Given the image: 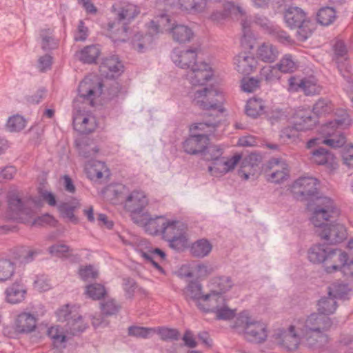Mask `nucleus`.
I'll use <instances>...</instances> for the list:
<instances>
[{"label": "nucleus", "instance_id": "obj_1", "mask_svg": "<svg viewBox=\"0 0 353 353\" xmlns=\"http://www.w3.org/2000/svg\"><path fill=\"white\" fill-rule=\"evenodd\" d=\"M337 214L338 210L330 198L327 196L316 198V207L313 211L311 221L316 228H319L316 232L321 238L330 244L341 243L347 237L346 229L343 225L340 223L328 225L325 223Z\"/></svg>", "mask_w": 353, "mask_h": 353}, {"label": "nucleus", "instance_id": "obj_2", "mask_svg": "<svg viewBox=\"0 0 353 353\" xmlns=\"http://www.w3.org/2000/svg\"><path fill=\"white\" fill-rule=\"evenodd\" d=\"M171 58L176 66L188 70L186 79L192 85H203L212 76V72L208 63L196 61V48L183 51L174 49L172 52Z\"/></svg>", "mask_w": 353, "mask_h": 353}, {"label": "nucleus", "instance_id": "obj_3", "mask_svg": "<svg viewBox=\"0 0 353 353\" xmlns=\"http://www.w3.org/2000/svg\"><path fill=\"white\" fill-rule=\"evenodd\" d=\"M284 19L291 29L297 28L296 37L299 41H306L315 29L314 23L307 16L306 12L299 7L290 6L284 12Z\"/></svg>", "mask_w": 353, "mask_h": 353}, {"label": "nucleus", "instance_id": "obj_4", "mask_svg": "<svg viewBox=\"0 0 353 353\" xmlns=\"http://www.w3.org/2000/svg\"><path fill=\"white\" fill-rule=\"evenodd\" d=\"M341 114L339 118L330 121L321 127V130L324 134L327 137L321 142L332 148H341L346 143L345 135L339 132L337 129H343L349 126L351 123V119L348 113L345 110H341Z\"/></svg>", "mask_w": 353, "mask_h": 353}, {"label": "nucleus", "instance_id": "obj_5", "mask_svg": "<svg viewBox=\"0 0 353 353\" xmlns=\"http://www.w3.org/2000/svg\"><path fill=\"white\" fill-rule=\"evenodd\" d=\"M195 105L204 110L212 111L210 116L218 117L223 113V96L221 92L213 88H205L195 92L192 101Z\"/></svg>", "mask_w": 353, "mask_h": 353}, {"label": "nucleus", "instance_id": "obj_6", "mask_svg": "<svg viewBox=\"0 0 353 353\" xmlns=\"http://www.w3.org/2000/svg\"><path fill=\"white\" fill-rule=\"evenodd\" d=\"M235 325L243 328L244 337L250 342L262 343L268 337L266 325L261 321H254L245 311L239 314Z\"/></svg>", "mask_w": 353, "mask_h": 353}, {"label": "nucleus", "instance_id": "obj_7", "mask_svg": "<svg viewBox=\"0 0 353 353\" xmlns=\"http://www.w3.org/2000/svg\"><path fill=\"white\" fill-rule=\"evenodd\" d=\"M162 238L169 243L171 248L177 251L182 250L187 245L185 228L179 221L167 220Z\"/></svg>", "mask_w": 353, "mask_h": 353}, {"label": "nucleus", "instance_id": "obj_8", "mask_svg": "<svg viewBox=\"0 0 353 353\" xmlns=\"http://www.w3.org/2000/svg\"><path fill=\"white\" fill-rule=\"evenodd\" d=\"M317 122L316 117L310 110H299L294 115L293 127L285 128L282 136L291 139L296 136V132L312 130Z\"/></svg>", "mask_w": 353, "mask_h": 353}, {"label": "nucleus", "instance_id": "obj_9", "mask_svg": "<svg viewBox=\"0 0 353 353\" xmlns=\"http://www.w3.org/2000/svg\"><path fill=\"white\" fill-rule=\"evenodd\" d=\"M37 327V318L29 312H22L17 316L12 327H5L3 332L10 338L32 333Z\"/></svg>", "mask_w": 353, "mask_h": 353}, {"label": "nucleus", "instance_id": "obj_10", "mask_svg": "<svg viewBox=\"0 0 353 353\" xmlns=\"http://www.w3.org/2000/svg\"><path fill=\"white\" fill-rule=\"evenodd\" d=\"M332 325V321L329 316L319 313H312L305 319L299 320L297 330L299 332H321L329 330Z\"/></svg>", "mask_w": 353, "mask_h": 353}, {"label": "nucleus", "instance_id": "obj_11", "mask_svg": "<svg viewBox=\"0 0 353 353\" xmlns=\"http://www.w3.org/2000/svg\"><path fill=\"white\" fill-rule=\"evenodd\" d=\"M103 86V83L98 76H87L79 85L78 92L79 97L83 99H87L93 105L94 99L102 94Z\"/></svg>", "mask_w": 353, "mask_h": 353}, {"label": "nucleus", "instance_id": "obj_12", "mask_svg": "<svg viewBox=\"0 0 353 353\" xmlns=\"http://www.w3.org/2000/svg\"><path fill=\"white\" fill-rule=\"evenodd\" d=\"M210 151H215L216 154L208 160L212 161V165L209 167V170L212 173L225 174L232 170L241 159L240 155H234L230 159L222 157L223 150L217 146H213Z\"/></svg>", "mask_w": 353, "mask_h": 353}, {"label": "nucleus", "instance_id": "obj_13", "mask_svg": "<svg viewBox=\"0 0 353 353\" xmlns=\"http://www.w3.org/2000/svg\"><path fill=\"white\" fill-rule=\"evenodd\" d=\"M340 250L325 244L315 245L309 250L308 259L313 263H321L329 261L336 262V257Z\"/></svg>", "mask_w": 353, "mask_h": 353}, {"label": "nucleus", "instance_id": "obj_14", "mask_svg": "<svg viewBox=\"0 0 353 353\" xmlns=\"http://www.w3.org/2000/svg\"><path fill=\"white\" fill-rule=\"evenodd\" d=\"M280 345L288 352L296 350L301 343V336L296 330V326L291 325L288 330H279L276 334Z\"/></svg>", "mask_w": 353, "mask_h": 353}, {"label": "nucleus", "instance_id": "obj_15", "mask_svg": "<svg viewBox=\"0 0 353 353\" xmlns=\"http://www.w3.org/2000/svg\"><path fill=\"white\" fill-rule=\"evenodd\" d=\"M202 286L201 284L195 281H190L186 288L183 290V294L187 301L194 300L198 301L202 299L203 301H208L209 302H221L225 301L224 298L221 296H218L215 294H209L203 296L202 295Z\"/></svg>", "mask_w": 353, "mask_h": 353}, {"label": "nucleus", "instance_id": "obj_16", "mask_svg": "<svg viewBox=\"0 0 353 353\" xmlns=\"http://www.w3.org/2000/svg\"><path fill=\"white\" fill-rule=\"evenodd\" d=\"M148 200L142 191H132L125 199L124 208L130 212L131 216L135 217V214L141 213L148 205Z\"/></svg>", "mask_w": 353, "mask_h": 353}, {"label": "nucleus", "instance_id": "obj_17", "mask_svg": "<svg viewBox=\"0 0 353 353\" xmlns=\"http://www.w3.org/2000/svg\"><path fill=\"white\" fill-rule=\"evenodd\" d=\"M268 167L272 170L269 181L272 183H281L290 176L289 166L284 159L272 158L268 161Z\"/></svg>", "mask_w": 353, "mask_h": 353}, {"label": "nucleus", "instance_id": "obj_18", "mask_svg": "<svg viewBox=\"0 0 353 353\" xmlns=\"http://www.w3.org/2000/svg\"><path fill=\"white\" fill-rule=\"evenodd\" d=\"M318 181L313 177L303 176L296 180L292 185L294 193L308 199L317 194Z\"/></svg>", "mask_w": 353, "mask_h": 353}, {"label": "nucleus", "instance_id": "obj_19", "mask_svg": "<svg viewBox=\"0 0 353 353\" xmlns=\"http://www.w3.org/2000/svg\"><path fill=\"white\" fill-rule=\"evenodd\" d=\"M8 217L10 219L18 220L22 215H29L31 209L26 207L25 202L15 193H10L8 196Z\"/></svg>", "mask_w": 353, "mask_h": 353}, {"label": "nucleus", "instance_id": "obj_20", "mask_svg": "<svg viewBox=\"0 0 353 353\" xmlns=\"http://www.w3.org/2000/svg\"><path fill=\"white\" fill-rule=\"evenodd\" d=\"M209 141L208 135L206 134H194L185 140L183 143V148L190 154L201 153L207 148Z\"/></svg>", "mask_w": 353, "mask_h": 353}, {"label": "nucleus", "instance_id": "obj_21", "mask_svg": "<svg viewBox=\"0 0 353 353\" xmlns=\"http://www.w3.org/2000/svg\"><path fill=\"white\" fill-rule=\"evenodd\" d=\"M338 270H340L347 277L353 275V260L348 262L347 254L341 250L339 251L336 257V262L325 267V271L329 274Z\"/></svg>", "mask_w": 353, "mask_h": 353}, {"label": "nucleus", "instance_id": "obj_22", "mask_svg": "<svg viewBox=\"0 0 353 353\" xmlns=\"http://www.w3.org/2000/svg\"><path fill=\"white\" fill-rule=\"evenodd\" d=\"M132 220L135 223L143 225L147 233L153 236H162L168 219L163 216H157L145 219V221L143 219L138 220L136 217H132Z\"/></svg>", "mask_w": 353, "mask_h": 353}, {"label": "nucleus", "instance_id": "obj_23", "mask_svg": "<svg viewBox=\"0 0 353 353\" xmlns=\"http://www.w3.org/2000/svg\"><path fill=\"white\" fill-rule=\"evenodd\" d=\"M304 345L312 350H319L327 344L329 339L325 332H300Z\"/></svg>", "mask_w": 353, "mask_h": 353}, {"label": "nucleus", "instance_id": "obj_24", "mask_svg": "<svg viewBox=\"0 0 353 353\" xmlns=\"http://www.w3.org/2000/svg\"><path fill=\"white\" fill-rule=\"evenodd\" d=\"M27 294V289L21 281H16L9 285L5 291L6 300L11 304L22 302Z\"/></svg>", "mask_w": 353, "mask_h": 353}, {"label": "nucleus", "instance_id": "obj_25", "mask_svg": "<svg viewBox=\"0 0 353 353\" xmlns=\"http://www.w3.org/2000/svg\"><path fill=\"white\" fill-rule=\"evenodd\" d=\"M234 64L239 73L248 74L256 68L257 61L252 54L243 52L234 57Z\"/></svg>", "mask_w": 353, "mask_h": 353}, {"label": "nucleus", "instance_id": "obj_26", "mask_svg": "<svg viewBox=\"0 0 353 353\" xmlns=\"http://www.w3.org/2000/svg\"><path fill=\"white\" fill-rule=\"evenodd\" d=\"M100 72L108 78L119 76L123 72V65L114 56L105 58L100 65Z\"/></svg>", "mask_w": 353, "mask_h": 353}, {"label": "nucleus", "instance_id": "obj_27", "mask_svg": "<svg viewBox=\"0 0 353 353\" xmlns=\"http://www.w3.org/2000/svg\"><path fill=\"white\" fill-rule=\"evenodd\" d=\"M73 125L81 134H89L96 128L95 119L93 117L79 114L73 117Z\"/></svg>", "mask_w": 353, "mask_h": 353}, {"label": "nucleus", "instance_id": "obj_28", "mask_svg": "<svg viewBox=\"0 0 353 353\" xmlns=\"http://www.w3.org/2000/svg\"><path fill=\"white\" fill-rule=\"evenodd\" d=\"M175 42L185 43L192 40L194 32L190 28L185 25L176 24L170 31Z\"/></svg>", "mask_w": 353, "mask_h": 353}, {"label": "nucleus", "instance_id": "obj_29", "mask_svg": "<svg viewBox=\"0 0 353 353\" xmlns=\"http://www.w3.org/2000/svg\"><path fill=\"white\" fill-rule=\"evenodd\" d=\"M180 10L188 14H199L205 11L207 0H178Z\"/></svg>", "mask_w": 353, "mask_h": 353}, {"label": "nucleus", "instance_id": "obj_30", "mask_svg": "<svg viewBox=\"0 0 353 353\" xmlns=\"http://www.w3.org/2000/svg\"><path fill=\"white\" fill-rule=\"evenodd\" d=\"M212 250V245L206 239H199L192 243L190 247L191 255L199 259H202L209 255Z\"/></svg>", "mask_w": 353, "mask_h": 353}, {"label": "nucleus", "instance_id": "obj_31", "mask_svg": "<svg viewBox=\"0 0 353 353\" xmlns=\"http://www.w3.org/2000/svg\"><path fill=\"white\" fill-rule=\"evenodd\" d=\"M312 161L318 165H325L335 168V157L327 150L319 148L312 152Z\"/></svg>", "mask_w": 353, "mask_h": 353}, {"label": "nucleus", "instance_id": "obj_32", "mask_svg": "<svg viewBox=\"0 0 353 353\" xmlns=\"http://www.w3.org/2000/svg\"><path fill=\"white\" fill-rule=\"evenodd\" d=\"M85 170L91 180L101 179L103 173L108 170L104 162L95 160L89 161L85 165Z\"/></svg>", "mask_w": 353, "mask_h": 353}, {"label": "nucleus", "instance_id": "obj_33", "mask_svg": "<svg viewBox=\"0 0 353 353\" xmlns=\"http://www.w3.org/2000/svg\"><path fill=\"white\" fill-rule=\"evenodd\" d=\"M317 306L319 314L328 316L336 311L338 305L336 299L327 294V296L321 297L319 300Z\"/></svg>", "mask_w": 353, "mask_h": 353}, {"label": "nucleus", "instance_id": "obj_34", "mask_svg": "<svg viewBox=\"0 0 353 353\" xmlns=\"http://www.w3.org/2000/svg\"><path fill=\"white\" fill-rule=\"evenodd\" d=\"M87 327L88 323L84 322L82 316L78 313L65 324V330L73 336L84 332Z\"/></svg>", "mask_w": 353, "mask_h": 353}, {"label": "nucleus", "instance_id": "obj_35", "mask_svg": "<svg viewBox=\"0 0 353 353\" xmlns=\"http://www.w3.org/2000/svg\"><path fill=\"white\" fill-rule=\"evenodd\" d=\"M279 54L277 49L271 43H264L257 50V56L264 62H273Z\"/></svg>", "mask_w": 353, "mask_h": 353}, {"label": "nucleus", "instance_id": "obj_36", "mask_svg": "<svg viewBox=\"0 0 353 353\" xmlns=\"http://www.w3.org/2000/svg\"><path fill=\"white\" fill-rule=\"evenodd\" d=\"M100 50L95 45L88 46L78 53L79 59L84 63H93L99 56Z\"/></svg>", "mask_w": 353, "mask_h": 353}, {"label": "nucleus", "instance_id": "obj_37", "mask_svg": "<svg viewBox=\"0 0 353 353\" xmlns=\"http://www.w3.org/2000/svg\"><path fill=\"white\" fill-rule=\"evenodd\" d=\"M80 156L88 159L94 157L99 152V148L89 139H83L76 143Z\"/></svg>", "mask_w": 353, "mask_h": 353}, {"label": "nucleus", "instance_id": "obj_38", "mask_svg": "<svg viewBox=\"0 0 353 353\" xmlns=\"http://www.w3.org/2000/svg\"><path fill=\"white\" fill-rule=\"evenodd\" d=\"M336 19V12L332 7H323L321 8L316 14V20L322 26H329L334 22Z\"/></svg>", "mask_w": 353, "mask_h": 353}, {"label": "nucleus", "instance_id": "obj_39", "mask_svg": "<svg viewBox=\"0 0 353 353\" xmlns=\"http://www.w3.org/2000/svg\"><path fill=\"white\" fill-rule=\"evenodd\" d=\"M140 12L139 8L132 3L123 4L118 11V19L119 21H130L134 19Z\"/></svg>", "mask_w": 353, "mask_h": 353}, {"label": "nucleus", "instance_id": "obj_40", "mask_svg": "<svg viewBox=\"0 0 353 353\" xmlns=\"http://www.w3.org/2000/svg\"><path fill=\"white\" fill-rule=\"evenodd\" d=\"M327 289L329 296H332L336 299H345L350 291L348 284L340 282L333 283Z\"/></svg>", "mask_w": 353, "mask_h": 353}, {"label": "nucleus", "instance_id": "obj_41", "mask_svg": "<svg viewBox=\"0 0 353 353\" xmlns=\"http://www.w3.org/2000/svg\"><path fill=\"white\" fill-rule=\"evenodd\" d=\"M206 312H214L216 319L218 320H231L235 316V310H231L225 305L221 306L217 305L212 306L211 308L205 309Z\"/></svg>", "mask_w": 353, "mask_h": 353}, {"label": "nucleus", "instance_id": "obj_42", "mask_svg": "<svg viewBox=\"0 0 353 353\" xmlns=\"http://www.w3.org/2000/svg\"><path fill=\"white\" fill-rule=\"evenodd\" d=\"M263 108L264 105L261 99H251L246 103L245 114L252 118H256L263 113Z\"/></svg>", "mask_w": 353, "mask_h": 353}, {"label": "nucleus", "instance_id": "obj_43", "mask_svg": "<svg viewBox=\"0 0 353 353\" xmlns=\"http://www.w3.org/2000/svg\"><path fill=\"white\" fill-rule=\"evenodd\" d=\"M157 333L161 340L163 341H178L180 339V332L176 328H170L165 326L155 328Z\"/></svg>", "mask_w": 353, "mask_h": 353}, {"label": "nucleus", "instance_id": "obj_44", "mask_svg": "<svg viewBox=\"0 0 353 353\" xmlns=\"http://www.w3.org/2000/svg\"><path fill=\"white\" fill-rule=\"evenodd\" d=\"M334 109L333 104L331 101L327 99H319L313 105L312 114L321 116L330 113Z\"/></svg>", "mask_w": 353, "mask_h": 353}, {"label": "nucleus", "instance_id": "obj_45", "mask_svg": "<svg viewBox=\"0 0 353 353\" xmlns=\"http://www.w3.org/2000/svg\"><path fill=\"white\" fill-rule=\"evenodd\" d=\"M121 307V305L113 299L104 300L100 303L102 314L106 316L117 314Z\"/></svg>", "mask_w": 353, "mask_h": 353}, {"label": "nucleus", "instance_id": "obj_46", "mask_svg": "<svg viewBox=\"0 0 353 353\" xmlns=\"http://www.w3.org/2000/svg\"><path fill=\"white\" fill-rule=\"evenodd\" d=\"M14 264L8 259H0V282L10 279L14 273Z\"/></svg>", "mask_w": 353, "mask_h": 353}, {"label": "nucleus", "instance_id": "obj_47", "mask_svg": "<svg viewBox=\"0 0 353 353\" xmlns=\"http://www.w3.org/2000/svg\"><path fill=\"white\" fill-rule=\"evenodd\" d=\"M260 78L261 81H265L267 83L274 82L279 79V73L278 68L274 66L263 67L260 71Z\"/></svg>", "mask_w": 353, "mask_h": 353}, {"label": "nucleus", "instance_id": "obj_48", "mask_svg": "<svg viewBox=\"0 0 353 353\" xmlns=\"http://www.w3.org/2000/svg\"><path fill=\"white\" fill-rule=\"evenodd\" d=\"M85 293L93 300H100L106 295L107 292L103 285L95 283L86 286Z\"/></svg>", "mask_w": 353, "mask_h": 353}, {"label": "nucleus", "instance_id": "obj_49", "mask_svg": "<svg viewBox=\"0 0 353 353\" xmlns=\"http://www.w3.org/2000/svg\"><path fill=\"white\" fill-rule=\"evenodd\" d=\"M214 117V121H205L194 123L191 125L190 130H196L203 132V134H206L209 136L210 134L213 132L215 128L219 125L220 121L215 119Z\"/></svg>", "mask_w": 353, "mask_h": 353}, {"label": "nucleus", "instance_id": "obj_50", "mask_svg": "<svg viewBox=\"0 0 353 353\" xmlns=\"http://www.w3.org/2000/svg\"><path fill=\"white\" fill-rule=\"evenodd\" d=\"M155 334V328L139 326H130L128 327V335L141 339H148Z\"/></svg>", "mask_w": 353, "mask_h": 353}, {"label": "nucleus", "instance_id": "obj_51", "mask_svg": "<svg viewBox=\"0 0 353 353\" xmlns=\"http://www.w3.org/2000/svg\"><path fill=\"white\" fill-rule=\"evenodd\" d=\"M40 36L42 39L41 48L43 50H50L57 48V43L52 36L50 29L42 30Z\"/></svg>", "mask_w": 353, "mask_h": 353}, {"label": "nucleus", "instance_id": "obj_52", "mask_svg": "<svg viewBox=\"0 0 353 353\" xmlns=\"http://www.w3.org/2000/svg\"><path fill=\"white\" fill-rule=\"evenodd\" d=\"M279 71L284 73L294 72L297 65L290 54H285L276 65Z\"/></svg>", "mask_w": 353, "mask_h": 353}, {"label": "nucleus", "instance_id": "obj_53", "mask_svg": "<svg viewBox=\"0 0 353 353\" xmlns=\"http://www.w3.org/2000/svg\"><path fill=\"white\" fill-rule=\"evenodd\" d=\"M46 334L52 340L54 345L57 347L66 341L65 335L60 332L59 326L48 327L46 331Z\"/></svg>", "mask_w": 353, "mask_h": 353}, {"label": "nucleus", "instance_id": "obj_54", "mask_svg": "<svg viewBox=\"0 0 353 353\" xmlns=\"http://www.w3.org/2000/svg\"><path fill=\"white\" fill-rule=\"evenodd\" d=\"M77 208V205H70L68 203H63L58 207L61 215L65 218H68L70 222L74 224L79 222L78 218L74 214V212Z\"/></svg>", "mask_w": 353, "mask_h": 353}, {"label": "nucleus", "instance_id": "obj_55", "mask_svg": "<svg viewBox=\"0 0 353 353\" xmlns=\"http://www.w3.org/2000/svg\"><path fill=\"white\" fill-rule=\"evenodd\" d=\"M74 314H77V312L74 310H72V307L68 304L63 305L56 311L58 321L60 322H66V323H68L70 319H72Z\"/></svg>", "mask_w": 353, "mask_h": 353}, {"label": "nucleus", "instance_id": "obj_56", "mask_svg": "<svg viewBox=\"0 0 353 353\" xmlns=\"http://www.w3.org/2000/svg\"><path fill=\"white\" fill-rule=\"evenodd\" d=\"M25 119L20 115H14L10 117L7 122V128L11 132H19L23 130L26 126Z\"/></svg>", "mask_w": 353, "mask_h": 353}, {"label": "nucleus", "instance_id": "obj_57", "mask_svg": "<svg viewBox=\"0 0 353 353\" xmlns=\"http://www.w3.org/2000/svg\"><path fill=\"white\" fill-rule=\"evenodd\" d=\"M214 283L216 284L219 290V292L215 293V294L221 296L223 298V296L221 295V294L228 291L233 285V282L232 281L230 277L226 276H222L216 278ZM213 294H214V292Z\"/></svg>", "mask_w": 353, "mask_h": 353}, {"label": "nucleus", "instance_id": "obj_58", "mask_svg": "<svg viewBox=\"0 0 353 353\" xmlns=\"http://www.w3.org/2000/svg\"><path fill=\"white\" fill-rule=\"evenodd\" d=\"M269 33L282 43L291 45L294 43V41L292 39L290 35L286 32L281 30L278 27H273Z\"/></svg>", "mask_w": 353, "mask_h": 353}, {"label": "nucleus", "instance_id": "obj_59", "mask_svg": "<svg viewBox=\"0 0 353 353\" xmlns=\"http://www.w3.org/2000/svg\"><path fill=\"white\" fill-rule=\"evenodd\" d=\"M137 287V283L133 279L130 277H125L123 279V288L126 299H132L134 297Z\"/></svg>", "mask_w": 353, "mask_h": 353}, {"label": "nucleus", "instance_id": "obj_60", "mask_svg": "<svg viewBox=\"0 0 353 353\" xmlns=\"http://www.w3.org/2000/svg\"><path fill=\"white\" fill-rule=\"evenodd\" d=\"M301 90L306 95H313L319 92V87L317 85L316 82L310 79L304 78V81L302 83Z\"/></svg>", "mask_w": 353, "mask_h": 353}, {"label": "nucleus", "instance_id": "obj_61", "mask_svg": "<svg viewBox=\"0 0 353 353\" xmlns=\"http://www.w3.org/2000/svg\"><path fill=\"white\" fill-rule=\"evenodd\" d=\"M79 274L81 278L84 281L95 279L98 276V272L94 270L92 265H88L84 268H80Z\"/></svg>", "mask_w": 353, "mask_h": 353}, {"label": "nucleus", "instance_id": "obj_62", "mask_svg": "<svg viewBox=\"0 0 353 353\" xmlns=\"http://www.w3.org/2000/svg\"><path fill=\"white\" fill-rule=\"evenodd\" d=\"M260 81L254 77L243 79L241 82V88L246 92H252L259 87Z\"/></svg>", "mask_w": 353, "mask_h": 353}, {"label": "nucleus", "instance_id": "obj_63", "mask_svg": "<svg viewBox=\"0 0 353 353\" xmlns=\"http://www.w3.org/2000/svg\"><path fill=\"white\" fill-rule=\"evenodd\" d=\"M89 30L83 20H80L74 39L76 41H84L88 37Z\"/></svg>", "mask_w": 353, "mask_h": 353}, {"label": "nucleus", "instance_id": "obj_64", "mask_svg": "<svg viewBox=\"0 0 353 353\" xmlns=\"http://www.w3.org/2000/svg\"><path fill=\"white\" fill-rule=\"evenodd\" d=\"M342 160L347 167L353 168V145L345 147L343 150Z\"/></svg>", "mask_w": 353, "mask_h": 353}]
</instances>
